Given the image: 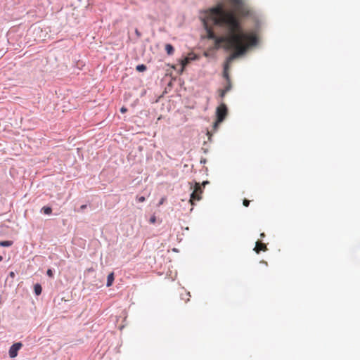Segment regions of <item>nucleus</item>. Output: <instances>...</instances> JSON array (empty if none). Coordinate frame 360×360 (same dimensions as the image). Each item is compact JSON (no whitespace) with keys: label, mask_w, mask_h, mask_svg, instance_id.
Listing matches in <instances>:
<instances>
[{"label":"nucleus","mask_w":360,"mask_h":360,"mask_svg":"<svg viewBox=\"0 0 360 360\" xmlns=\"http://www.w3.org/2000/svg\"><path fill=\"white\" fill-rule=\"evenodd\" d=\"M234 11H226L224 4H218L215 7L206 12L203 25L207 31V38L214 39L216 47L221 44L226 50L233 49L226 59L224 66V75L228 79V71L232 61L238 56L244 54L250 47L257 43V37L253 32H245L238 18L248 17L252 15V11L242 0L248 9V13L242 14L237 6L231 1Z\"/></svg>","instance_id":"nucleus-1"},{"label":"nucleus","mask_w":360,"mask_h":360,"mask_svg":"<svg viewBox=\"0 0 360 360\" xmlns=\"http://www.w3.org/2000/svg\"><path fill=\"white\" fill-rule=\"evenodd\" d=\"M227 115L228 108L224 102H222V101H221L219 105L216 109L217 120L214 124V129H217L218 124L225 120Z\"/></svg>","instance_id":"nucleus-2"},{"label":"nucleus","mask_w":360,"mask_h":360,"mask_svg":"<svg viewBox=\"0 0 360 360\" xmlns=\"http://www.w3.org/2000/svg\"><path fill=\"white\" fill-rule=\"evenodd\" d=\"M202 193V189L200 183H195L194 186V189L192 193L191 194L190 202L191 205L194 204L195 201H198L201 199V194Z\"/></svg>","instance_id":"nucleus-3"},{"label":"nucleus","mask_w":360,"mask_h":360,"mask_svg":"<svg viewBox=\"0 0 360 360\" xmlns=\"http://www.w3.org/2000/svg\"><path fill=\"white\" fill-rule=\"evenodd\" d=\"M22 347V344L21 342H17L13 344L9 349V356L11 358H15L18 355V351Z\"/></svg>","instance_id":"nucleus-4"},{"label":"nucleus","mask_w":360,"mask_h":360,"mask_svg":"<svg viewBox=\"0 0 360 360\" xmlns=\"http://www.w3.org/2000/svg\"><path fill=\"white\" fill-rule=\"evenodd\" d=\"M236 6H237V8L240 11V12L243 14V15H245L248 13V9L246 8V7L244 6L242 0H231Z\"/></svg>","instance_id":"nucleus-5"},{"label":"nucleus","mask_w":360,"mask_h":360,"mask_svg":"<svg viewBox=\"0 0 360 360\" xmlns=\"http://www.w3.org/2000/svg\"><path fill=\"white\" fill-rule=\"evenodd\" d=\"M268 249H267V247H266V245L262 243V242H259V241H257L256 242V245H255V247L254 248V251H255L256 253L259 254L261 251H266Z\"/></svg>","instance_id":"nucleus-6"},{"label":"nucleus","mask_w":360,"mask_h":360,"mask_svg":"<svg viewBox=\"0 0 360 360\" xmlns=\"http://www.w3.org/2000/svg\"><path fill=\"white\" fill-rule=\"evenodd\" d=\"M114 279H115V277H114V273L113 272H112L110 274H108V278H107L106 285L108 287L111 286L112 285V283H113Z\"/></svg>","instance_id":"nucleus-7"},{"label":"nucleus","mask_w":360,"mask_h":360,"mask_svg":"<svg viewBox=\"0 0 360 360\" xmlns=\"http://www.w3.org/2000/svg\"><path fill=\"white\" fill-rule=\"evenodd\" d=\"M165 51L168 55H172L173 54L174 49L172 45H171L170 44H167L165 45Z\"/></svg>","instance_id":"nucleus-8"},{"label":"nucleus","mask_w":360,"mask_h":360,"mask_svg":"<svg viewBox=\"0 0 360 360\" xmlns=\"http://www.w3.org/2000/svg\"><path fill=\"white\" fill-rule=\"evenodd\" d=\"M13 245V242L11 240L0 241V246L2 247H10Z\"/></svg>","instance_id":"nucleus-9"},{"label":"nucleus","mask_w":360,"mask_h":360,"mask_svg":"<svg viewBox=\"0 0 360 360\" xmlns=\"http://www.w3.org/2000/svg\"><path fill=\"white\" fill-rule=\"evenodd\" d=\"M41 286L39 284L34 285V292L37 295H39L41 293Z\"/></svg>","instance_id":"nucleus-10"},{"label":"nucleus","mask_w":360,"mask_h":360,"mask_svg":"<svg viewBox=\"0 0 360 360\" xmlns=\"http://www.w3.org/2000/svg\"><path fill=\"white\" fill-rule=\"evenodd\" d=\"M42 211L46 214H50L52 212V209L50 207H43Z\"/></svg>","instance_id":"nucleus-11"},{"label":"nucleus","mask_w":360,"mask_h":360,"mask_svg":"<svg viewBox=\"0 0 360 360\" xmlns=\"http://www.w3.org/2000/svg\"><path fill=\"white\" fill-rule=\"evenodd\" d=\"M136 69L139 72H143L146 70V66L143 64L139 65L136 66Z\"/></svg>","instance_id":"nucleus-12"},{"label":"nucleus","mask_w":360,"mask_h":360,"mask_svg":"<svg viewBox=\"0 0 360 360\" xmlns=\"http://www.w3.org/2000/svg\"><path fill=\"white\" fill-rule=\"evenodd\" d=\"M46 274L47 275L50 277V278H53V271L51 269H48L47 271H46Z\"/></svg>","instance_id":"nucleus-13"},{"label":"nucleus","mask_w":360,"mask_h":360,"mask_svg":"<svg viewBox=\"0 0 360 360\" xmlns=\"http://www.w3.org/2000/svg\"><path fill=\"white\" fill-rule=\"evenodd\" d=\"M243 204L245 207H248L249 205H250V200H247V199H244L243 200Z\"/></svg>","instance_id":"nucleus-14"},{"label":"nucleus","mask_w":360,"mask_h":360,"mask_svg":"<svg viewBox=\"0 0 360 360\" xmlns=\"http://www.w3.org/2000/svg\"><path fill=\"white\" fill-rule=\"evenodd\" d=\"M137 200H138V201H139V202H144V201H145V200H146V199H145V197H144V196H141V197H139V198H137Z\"/></svg>","instance_id":"nucleus-15"},{"label":"nucleus","mask_w":360,"mask_h":360,"mask_svg":"<svg viewBox=\"0 0 360 360\" xmlns=\"http://www.w3.org/2000/svg\"><path fill=\"white\" fill-rule=\"evenodd\" d=\"M188 62L189 59L188 58H186L182 63L183 66H185Z\"/></svg>","instance_id":"nucleus-16"},{"label":"nucleus","mask_w":360,"mask_h":360,"mask_svg":"<svg viewBox=\"0 0 360 360\" xmlns=\"http://www.w3.org/2000/svg\"><path fill=\"white\" fill-rule=\"evenodd\" d=\"M166 198H162L161 200H160L159 202V204L158 205H161L164 203V202L165 201Z\"/></svg>","instance_id":"nucleus-17"},{"label":"nucleus","mask_w":360,"mask_h":360,"mask_svg":"<svg viewBox=\"0 0 360 360\" xmlns=\"http://www.w3.org/2000/svg\"><path fill=\"white\" fill-rule=\"evenodd\" d=\"M127 111V109L125 108V107H122L121 109H120V112L122 113H124Z\"/></svg>","instance_id":"nucleus-18"},{"label":"nucleus","mask_w":360,"mask_h":360,"mask_svg":"<svg viewBox=\"0 0 360 360\" xmlns=\"http://www.w3.org/2000/svg\"><path fill=\"white\" fill-rule=\"evenodd\" d=\"M225 93H226V91H221V94H219V96H220V98H221V100H222V99H223V98L224 97V96H225Z\"/></svg>","instance_id":"nucleus-19"},{"label":"nucleus","mask_w":360,"mask_h":360,"mask_svg":"<svg viewBox=\"0 0 360 360\" xmlns=\"http://www.w3.org/2000/svg\"><path fill=\"white\" fill-rule=\"evenodd\" d=\"M86 205H82L80 207V209H81V210H84V209H86Z\"/></svg>","instance_id":"nucleus-20"},{"label":"nucleus","mask_w":360,"mask_h":360,"mask_svg":"<svg viewBox=\"0 0 360 360\" xmlns=\"http://www.w3.org/2000/svg\"><path fill=\"white\" fill-rule=\"evenodd\" d=\"M9 275H10V276H11V277H12V278H13V277L15 276V274H14V272H13V271L10 272Z\"/></svg>","instance_id":"nucleus-21"},{"label":"nucleus","mask_w":360,"mask_h":360,"mask_svg":"<svg viewBox=\"0 0 360 360\" xmlns=\"http://www.w3.org/2000/svg\"><path fill=\"white\" fill-rule=\"evenodd\" d=\"M208 183H209V182H208L207 181H203V182H202V185L203 186H205V185H207Z\"/></svg>","instance_id":"nucleus-22"},{"label":"nucleus","mask_w":360,"mask_h":360,"mask_svg":"<svg viewBox=\"0 0 360 360\" xmlns=\"http://www.w3.org/2000/svg\"><path fill=\"white\" fill-rule=\"evenodd\" d=\"M150 221H151L152 223H154V222L155 221V217L151 218V219H150Z\"/></svg>","instance_id":"nucleus-23"},{"label":"nucleus","mask_w":360,"mask_h":360,"mask_svg":"<svg viewBox=\"0 0 360 360\" xmlns=\"http://www.w3.org/2000/svg\"><path fill=\"white\" fill-rule=\"evenodd\" d=\"M260 236H261V238H263V237H264V236H265V234H264V233H262L260 234Z\"/></svg>","instance_id":"nucleus-24"},{"label":"nucleus","mask_w":360,"mask_h":360,"mask_svg":"<svg viewBox=\"0 0 360 360\" xmlns=\"http://www.w3.org/2000/svg\"><path fill=\"white\" fill-rule=\"evenodd\" d=\"M261 262H262V263H263V264L267 265V262H265V261H262Z\"/></svg>","instance_id":"nucleus-25"},{"label":"nucleus","mask_w":360,"mask_h":360,"mask_svg":"<svg viewBox=\"0 0 360 360\" xmlns=\"http://www.w3.org/2000/svg\"><path fill=\"white\" fill-rule=\"evenodd\" d=\"M230 88H231V86H227V87L226 88V89H225V90H226V91H228V90H229V89H230Z\"/></svg>","instance_id":"nucleus-26"},{"label":"nucleus","mask_w":360,"mask_h":360,"mask_svg":"<svg viewBox=\"0 0 360 360\" xmlns=\"http://www.w3.org/2000/svg\"><path fill=\"white\" fill-rule=\"evenodd\" d=\"M3 260V257L2 256L0 255V262H1Z\"/></svg>","instance_id":"nucleus-27"},{"label":"nucleus","mask_w":360,"mask_h":360,"mask_svg":"<svg viewBox=\"0 0 360 360\" xmlns=\"http://www.w3.org/2000/svg\"><path fill=\"white\" fill-rule=\"evenodd\" d=\"M136 33L138 35H139V33L138 30H136Z\"/></svg>","instance_id":"nucleus-28"}]
</instances>
